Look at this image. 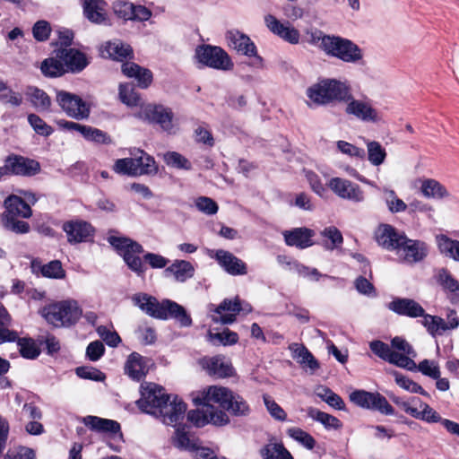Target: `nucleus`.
I'll list each match as a JSON object with an SVG mask.
<instances>
[{
	"label": "nucleus",
	"mask_w": 459,
	"mask_h": 459,
	"mask_svg": "<svg viewBox=\"0 0 459 459\" xmlns=\"http://www.w3.org/2000/svg\"><path fill=\"white\" fill-rule=\"evenodd\" d=\"M56 102L63 111L74 119L83 120L90 116V105L76 94L57 91Z\"/></svg>",
	"instance_id": "12"
},
{
	"label": "nucleus",
	"mask_w": 459,
	"mask_h": 459,
	"mask_svg": "<svg viewBox=\"0 0 459 459\" xmlns=\"http://www.w3.org/2000/svg\"><path fill=\"white\" fill-rule=\"evenodd\" d=\"M285 244L289 247H295L299 249H305L312 247L315 242V231L308 228H295L282 232Z\"/></svg>",
	"instance_id": "24"
},
{
	"label": "nucleus",
	"mask_w": 459,
	"mask_h": 459,
	"mask_svg": "<svg viewBox=\"0 0 459 459\" xmlns=\"http://www.w3.org/2000/svg\"><path fill=\"white\" fill-rule=\"evenodd\" d=\"M233 391L229 387L222 385H210L200 392L199 395L194 399L195 404L213 406L216 404L220 408L226 410L229 403L233 397Z\"/></svg>",
	"instance_id": "15"
},
{
	"label": "nucleus",
	"mask_w": 459,
	"mask_h": 459,
	"mask_svg": "<svg viewBox=\"0 0 459 459\" xmlns=\"http://www.w3.org/2000/svg\"><path fill=\"white\" fill-rule=\"evenodd\" d=\"M39 314L55 327H71L82 317V309L77 300L68 299L45 306Z\"/></svg>",
	"instance_id": "3"
},
{
	"label": "nucleus",
	"mask_w": 459,
	"mask_h": 459,
	"mask_svg": "<svg viewBox=\"0 0 459 459\" xmlns=\"http://www.w3.org/2000/svg\"><path fill=\"white\" fill-rule=\"evenodd\" d=\"M208 255L230 275H245L247 273V264L232 253L223 250H208Z\"/></svg>",
	"instance_id": "21"
},
{
	"label": "nucleus",
	"mask_w": 459,
	"mask_h": 459,
	"mask_svg": "<svg viewBox=\"0 0 459 459\" xmlns=\"http://www.w3.org/2000/svg\"><path fill=\"white\" fill-rule=\"evenodd\" d=\"M343 103H346L345 113L349 117L363 123L378 124L382 121L381 112L375 107L373 100L367 97L355 99L351 89Z\"/></svg>",
	"instance_id": "6"
},
{
	"label": "nucleus",
	"mask_w": 459,
	"mask_h": 459,
	"mask_svg": "<svg viewBox=\"0 0 459 459\" xmlns=\"http://www.w3.org/2000/svg\"><path fill=\"white\" fill-rule=\"evenodd\" d=\"M57 57L65 64L66 72H80L88 65L84 54L74 48L58 49Z\"/></svg>",
	"instance_id": "29"
},
{
	"label": "nucleus",
	"mask_w": 459,
	"mask_h": 459,
	"mask_svg": "<svg viewBox=\"0 0 459 459\" xmlns=\"http://www.w3.org/2000/svg\"><path fill=\"white\" fill-rule=\"evenodd\" d=\"M107 4L103 0H84V16L93 23L102 24L107 21Z\"/></svg>",
	"instance_id": "32"
},
{
	"label": "nucleus",
	"mask_w": 459,
	"mask_h": 459,
	"mask_svg": "<svg viewBox=\"0 0 459 459\" xmlns=\"http://www.w3.org/2000/svg\"><path fill=\"white\" fill-rule=\"evenodd\" d=\"M385 203L387 209L392 213L403 212L407 210L408 204L404 203L401 198L398 197L396 193L393 189L383 188Z\"/></svg>",
	"instance_id": "51"
},
{
	"label": "nucleus",
	"mask_w": 459,
	"mask_h": 459,
	"mask_svg": "<svg viewBox=\"0 0 459 459\" xmlns=\"http://www.w3.org/2000/svg\"><path fill=\"white\" fill-rule=\"evenodd\" d=\"M398 258L406 264H416L428 255V246L425 242L410 239L405 235L395 250Z\"/></svg>",
	"instance_id": "16"
},
{
	"label": "nucleus",
	"mask_w": 459,
	"mask_h": 459,
	"mask_svg": "<svg viewBox=\"0 0 459 459\" xmlns=\"http://www.w3.org/2000/svg\"><path fill=\"white\" fill-rule=\"evenodd\" d=\"M26 95L31 105L39 111L48 110L51 105V100L42 90L36 87H30Z\"/></svg>",
	"instance_id": "45"
},
{
	"label": "nucleus",
	"mask_w": 459,
	"mask_h": 459,
	"mask_svg": "<svg viewBox=\"0 0 459 459\" xmlns=\"http://www.w3.org/2000/svg\"><path fill=\"white\" fill-rule=\"evenodd\" d=\"M242 310L238 298L234 299H225L218 307L209 306L211 318L214 323L230 325L236 321L237 315Z\"/></svg>",
	"instance_id": "19"
},
{
	"label": "nucleus",
	"mask_w": 459,
	"mask_h": 459,
	"mask_svg": "<svg viewBox=\"0 0 459 459\" xmlns=\"http://www.w3.org/2000/svg\"><path fill=\"white\" fill-rule=\"evenodd\" d=\"M420 324L432 337L441 336L446 333L445 319L424 311Z\"/></svg>",
	"instance_id": "44"
},
{
	"label": "nucleus",
	"mask_w": 459,
	"mask_h": 459,
	"mask_svg": "<svg viewBox=\"0 0 459 459\" xmlns=\"http://www.w3.org/2000/svg\"><path fill=\"white\" fill-rule=\"evenodd\" d=\"M371 351L379 358L399 368L416 371V363L413 359L393 351L386 343L381 341H373L369 343Z\"/></svg>",
	"instance_id": "17"
},
{
	"label": "nucleus",
	"mask_w": 459,
	"mask_h": 459,
	"mask_svg": "<svg viewBox=\"0 0 459 459\" xmlns=\"http://www.w3.org/2000/svg\"><path fill=\"white\" fill-rule=\"evenodd\" d=\"M119 99L128 107L142 106L139 95L130 84L119 85Z\"/></svg>",
	"instance_id": "58"
},
{
	"label": "nucleus",
	"mask_w": 459,
	"mask_h": 459,
	"mask_svg": "<svg viewBox=\"0 0 459 459\" xmlns=\"http://www.w3.org/2000/svg\"><path fill=\"white\" fill-rule=\"evenodd\" d=\"M62 229L66 233L67 241L70 244L91 241L95 234L92 225L82 220L65 221Z\"/></svg>",
	"instance_id": "20"
},
{
	"label": "nucleus",
	"mask_w": 459,
	"mask_h": 459,
	"mask_svg": "<svg viewBox=\"0 0 459 459\" xmlns=\"http://www.w3.org/2000/svg\"><path fill=\"white\" fill-rule=\"evenodd\" d=\"M136 160L133 158H124L116 160L113 169L117 174L127 175L131 177L139 176L136 169Z\"/></svg>",
	"instance_id": "57"
},
{
	"label": "nucleus",
	"mask_w": 459,
	"mask_h": 459,
	"mask_svg": "<svg viewBox=\"0 0 459 459\" xmlns=\"http://www.w3.org/2000/svg\"><path fill=\"white\" fill-rule=\"evenodd\" d=\"M367 155L369 163L378 167L382 165L386 158L385 149L377 141H366Z\"/></svg>",
	"instance_id": "48"
},
{
	"label": "nucleus",
	"mask_w": 459,
	"mask_h": 459,
	"mask_svg": "<svg viewBox=\"0 0 459 459\" xmlns=\"http://www.w3.org/2000/svg\"><path fill=\"white\" fill-rule=\"evenodd\" d=\"M135 117L149 123L160 125V128L169 134H174L178 130L172 110L161 105H142Z\"/></svg>",
	"instance_id": "7"
},
{
	"label": "nucleus",
	"mask_w": 459,
	"mask_h": 459,
	"mask_svg": "<svg viewBox=\"0 0 459 459\" xmlns=\"http://www.w3.org/2000/svg\"><path fill=\"white\" fill-rule=\"evenodd\" d=\"M100 52L103 57H108L118 61L131 57L133 54L131 47L118 39L107 42L102 46Z\"/></svg>",
	"instance_id": "34"
},
{
	"label": "nucleus",
	"mask_w": 459,
	"mask_h": 459,
	"mask_svg": "<svg viewBox=\"0 0 459 459\" xmlns=\"http://www.w3.org/2000/svg\"><path fill=\"white\" fill-rule=\"evenodd\" d=\"M414 405H417L413 418L424 420L429 423L441 422L444 419L428 403L421 402L419 398H411Z\"/></svg>",
	"instance_id": "43"
},
{
	"label": "nucleus",
	"mask_w": 459,
	"mask_h": 459,
	"mask_svg": "<svg viewBox=\"0 0 459 459\" xmlns=\"http://www.w3.org/2000/svg\"><path fill=\"white\" fill-rule=\"evenodd\" d=\"M40 68L43 74L49 77L61 76L66 72L65 64H64L62 59L57 57V53L56 54V57L45 59Z\"/></svg>",
	"instance_id": "49"
},
{
	"label": "nucleus",
	"mask_w": 459,
	"mask_h": 459,
	"mask_svg": "<svg viewBox=\"0 0 459 459\" xmlns=\"http://www.w3.org/2000/svg\"><path fill=\"white\" fill-rule=\"evenodd\" d=\"M322 50L328 56L345 63L358 64L363 59L362 49L351 40L337 36H327L322 39Z\"/></svg>",
	"instance_id": "4"
},
{
	"label": "nucleus",
	"mask_w": 459,
	"mask_h": 459,
	"mask_svg": "<svg viewBox=\"0 0 459 459\" xmlns=\"http://www.w3.org/2000/svg\"><path fill=\"white\" fill-rule=\"evenodd\" d=\"M2 222L4 229L17 234H25L30 231L29 223L23 221H19L16 217L3 215Z\"/></svg>",
	"instance_id": "60"
},
{
	"label": "nucleus",
	"mask_w": 459,
	"mask_h": 459,
	"mask_svg": "<svg viewBox=\"0 0 459 459\" xmlns=\"http://www.w3.org/2000/svg\"><path fill=\"white\" fill-rule=\"evenodd\" d=\"M307 414L311 419L320 422L326 429H340L342 427V423L339 419L316 408H309Z\"/></svg>",
	"instance_id": "50"
},
{
	"label": "nucleus",
	"mask_w": 459,
	"mask_h": 459,
	"mask_svg": "<svg viewBox=\"0 0 459 459\" xmlns=\"http://www.w3.org/2000/svg\"><path fill=\"white\" fill-rule=\"evenodd\" d=\"M404 234L399 233L389 224H381L375 231V238L379 246L387 250H396Z\"/></svg>",
	"instance_id": "27"
},
{
	"label": "nucleus",
	"mask_w": 459,
	"mask_h": 459,
	"mask_svg": "<svg viewBox=\"0 0 459 459\" xmlns=\"http://www.w3.org/2000/svg\"><path fill=\"white\" fill-rule=\"evenodd\" d=\"M233 397L226 408L234 416H247L250 413V408L247 401L239 394L233 393Z\"/></svg>",
	"instance_id": "55"
},
{
	"label": "nucleus",
	"mask_w": 459,
	"mask_h": 459,
	"mask_svg": "<svg viewBox=\"0 0 459 459\" xmlns=\"http://www.w3.org/2000/svg\"><path fill=\"white\" fill-rule=\"evenodd\" d=\"M437 250L444 257L459 263V240L438 234L435 238Z\"/></svg>",
	"instance_id": "33"
},
{
	"label": "nucleus",
	"mask_w": 459,
	"mask_h": 459,
	"mask_svg": "<svg viewBox=\"0 0 459 459\" xmlns=\"http://www.w3.org/2000/svg\"><path fill=\"white\" fill-rule=\"evenodd\" d=\"M387 307L399 316L411 318L421 317L425 311L419 302L407 298H396L388 303Z\"/></svg>",
	"instance_id": "25"
},
{
	"label": "nucleus",
	"mask_w": 459,
	"mask_h": 459,
	"mask_svg": "<svg viewBox=\"0 0 459 459\" xmlns=\"http://www.w3.org/2000/svg\"><path fill=\"white\" fill-rule=\"evenodd\" d=\"M132 301L134 306L152 317L158 319L173 317L178 320L182 326H189L192 324V319L190 316L187 315L186 309L179 304L169 299L159 302L156 298L140 292L132 297Z\"/></svg>",
	"instance_id": "1"
},
{
	"label": "nucleus",
	"mask_w": 459,
	"mask_h": 459,
	"mask_svg": "<svg viewBox=\"0 0 459 459\" xmlns=\"http://www.w3.org/2000/svg\"><path fill=\"white\" fill-rule=\"evenodd\" d=\"M125 372L133 380H141L148 372V359L137 352L131 353L125 364Z\"/></svg>",
	"instance_id": "30"
},
{
	"label": "nucleus",
	"mask_w": 459,
	"mask_h": 459,
	"mask_svg": "<svg viewBox=\"0 0 459 459\" xmlns=\"http://www.w3.org/2000/svg\"><path fill=\"white\" fill-rule=\"evenodd\" d=\"M186 417L187 420L196 427H204L207 424L225 426L230 423V418L223 410L208 405L189 411Z\"/></svg>",
	"instance_id": "11"
},
{
	"label": "nucleus",
	"mask_w": 459,
	"mask_h": 459,
	"mask_svg": "<svg viewBox=\"0 0 459 459\" xmlns=\"http://www.w3.org/2000/svg\"><path fill=\"white\" fill-rule=\"evenodd\" d=\"M195 268L186 260H177L165 269V273L171 274L177 281L184 282L194 276Z\"/></svg>",
	"instance_id": "40"
},
{
	"label": "nucleus",
	"mask_w": 459,
	"mask_h": 459,
	"mask_svg": "<svg viewBox=\"0 0 459 459\" xmlns=\"http://www.w3.org/2000/svg\"><path fill=\"white\" fill-rule=\"evenodd\" d=\"M292 352V357L303 368H309L313 373L319 368V364L312 353L303 345L292 343L289 347Z\"/></svg>",
	"instance_id": "37"
},
{
	"label": "nucleus",
	"mask_w": 459,
	"mask_h": 459,
	"mask_svg": "<svg viewBox=\"0 0 459 459\" xmlns=\"http://www.w3.org/2000/svg\"><path fill=\"white\" fill-rule=\"evenodd\" d=\"M186 404L176 394H169L168 401L164 403L154 417L160 419L164 424L177 427L181 424L186 417Z\"/></svg>",
	"instance_id": "13"
},
{
	"label": "nucleus",
	"mask_w": 459,
	"mask_h": 459,
	"mask_svg": "<svg viewBox=\"0 0 459 459\" xmlns=\"http://www.w3.org/2000/svg\"><path fill=\"white\" fill-rule=\"evenodd\" d=\"M17 344L21 355L28 359H34L40 354V350L35 341L31 338H19L17 336Z\"/></svg>",
	"instance_id": "54"
},
{
	"label": "nucleus",
	"mask_w": 459,
	"mask_h": 459,
	"mask_svg": "<svg viewBox=\"0 0 459 459\" xmlns=\"http://www.w3.org/2000/svg\"><path fill=\"white\" fill-rule=\"evenodd\" d=\"M173 445L178 449L188 451L191 454L196 448L198 444L195 439L190 438L185 429L177 428L172 438Z\"/></svg>",
	"instance_id": "53"
},
{
	"label": "nucleus",
	"mask_w": 459,
	"mask_h": 459,
	"mask_svg": "<svg viewBox=\"0 0 459 459\" xmlns=\"http://www.w3.org/2000/svg\"><path fill=\"white\" fill-rule=\"evenodd\" d=\"M108 242L123 257L130 270L139 276L144 274L146 267L141 258V255H144L143 247L139 243L127 238L116 236H110Z\"/></svg>",
	"instance_id": "5"
},
{
	"label": "nucleus",
	"mask_w": 459,
	"mask_h": 459,
	"mask_svg": "<svg viewBox=\"0 0 459 459\" xmlns=\"http://www.w3.org/2000/svg\"><path fill=\"white\" fill-rule=\"evenodd\" d=\"M264 22L270 31L283 40L290 44H298L299 42L300 34L299 30L289 22L282 23L272 14L265 15Z\"/></svg>",
	"instance_id": "23"
},
{
	"label": "nucleus",
	"mask_w": 459,
	"mask_h": 459,
	"mask_svg": "<svg viewBox=\"0 0 459 459\" xmlns=\"http://www.w3.org/2000/svg\"><path fill=\"white\" fill-rule=\"evenodd\" d=\"M437 281L446 290L455 292L459 296V281L445 268L438 271Z\"/></svg>",
	"instance_id": "61"
},
{
	"label": "nucleus",
	"mask_w": 459,
	"mask_h": 459,
	"mask_svg": "<svg viewBox=\"0 0 459 459\" xmlns=\"http://www.w3.org/2000/svg\"><path fill=\"white\" fill-rule=\"evenodd\" d=\"M123 74L130 78H135L141 88H147L152 82V74L150 70L142 68L134 63L122 65Z\"/></svg>",
	"instance_id": "38"
},
{
	"label": "nucleus",
	"mask_w": 459,
	"mask_h": 459,
	"mask_svg": "<svg viewBox=\"0 0 459 459\" xmlns=\"http://www.w3.org/2000/svg\"><path fill=\"white\" fill-rule=\"evenodd\" d=\"M263 459H294L291 454L284 447L281 442L270 440L260 449Z\"/></svg>",
	"instance_id": "42"
},
{
	"label": "nucleus",
	"mask_w": 459,
	"mask_h": 459,
	"mask_svg": "<svg viewBox=\"0 0 459 459\" xmlns=\"http://www.w3.org/2000/svg\"><path fill=\"white\" fill-rule=\"evenodd\" d=\"M321 245L327 251H333L342 247L343 237L335 226H328L320 231Z\"/></svg>",
	"instance_id": "39"
},
{
	"label": "nucleus",
	"mask_w": 459,
	"mask_h": 459,
	"mask_svg": "<svg viewBox=\"0 0 459 459\" xmlns=\"http://www.w3.org/2000/svg\"><path fill=\"white\" fill-rule=\"evenodd\" d=\"M304 175L311 190L318 196L324 197L327 191L319 176L308 169H304Z\"/></svg>",
	"instance_id": "63"
},
{
	"label": "nucleus",
	"mask_w": 459,
	"mask_h": 459,
	"mask_svg": "<svg viewBox=\"0 0 459 459\" xmlns=\"http://www.w3.org/2000/svg\"><path fill=\"white\" fill-rule=\"evenodd\" d=\"M350 84L345 81L325 78L307 89L308 106H333L349 97Z\"/></svg>",
	"instance_id": "2"
},
{
	"label": "nucleus",
	"mask_w": 459,
	"mask_h": 459,
	"mask_svg": "<svg viewBox=\"0 0 459 459\" xmlns=\"http://www.w3.org/2000/svg\"><path fill=\"white\" fill-rule=\"evenodd\" d=\"M209 341L215 344L233 345L238 342V335L237 333L226 328L221 333H208Z\"/></svg>",
	"instance_id": "56"
},
{
	"label": "nucleus",
	"mask_w": 459,
	"mask_h": 459,
	"mask_svg": "<svg viewBox=\"0 0 459 459\" xmlns=\"http://www.w3.org/2000/svg\"><path fill=\"white\" fill-rule=\"evenodd\" d=\"M4 206L6 211L4 215L25 219L32 215L30 205L22 197L15 195H10L5 199Z\"/></svg>",
	"instance_id": "36"
},
{
	"label": "nucleus",
	"mask_w": 459,
	"mask_h": 459,
	"mask_svg": "<svg viewBox=\"0 0 459 459\" xmlns=\"http://www.w3.org/2000/svg\"><path fill=\"white\" fill-rule=\"evenodd\" d=\"M200 365L210 376L218 378L229 377L234 374L230 361L223 356L204 358L200 360Z\"/></svg>",
	"instance_id": "22"
},
{
	"label": "nucleus",
	"mask_w": 459,
	"mask_h": 459,
	"mask_svg": "<svg viewBox=\"0 0 459 459\" xmlns=\"http://www.w3.org/2000/svg\"><path fill=\"white\" fill-rule=\"evenodd\" d=\"M389 373L394 377V381L399 387L412 394H420L424 396H429V394L422 388V386L410 377L396 370H391Z\"/></svg>",
	"instance_id": "47"
},
{
	"label": "nucleus",
	"mask_w": 459,
	"mask_h": 459,
	"mask_svg": "<svg viewBox=\"0 0 459 459\" xmlns=\"http://www.w3.org/2000/svg\"><path fill=\"white\" fill-rule=\"evenodd\" d=\"M162 158L166 165L171 168L184 170H191L193 168L191 161L178 152H167Z\"/></svg>",
	"instance_id": "52"
},
{
	"label": "nucleus",
	"mask_w": 459,
	"mask_h": 459,
	"mask_svg": "<svg viewBox=\"0 0 459 459\" xmlns=\"http://www.w3.org/2000/svg\"><path fill=\"white\" fill-rule=\"evenodd\" d=\"M416 370L430 378H438L441 375L438 363L430 359H423L418 365L416 364Z\"/></svg>",
	"instance_id": "64"
},
{
	"label": "nucleus",
	"mask_w": 459,
	"mask_h": 459,
	"mask_svg": "<svg viewBox=\"0 0 459 459\" xmlns=\"http://www.w3.org/2000/svg\"><path fill=\"white\" fill-rule=\"evenodd\" d=\"M83 423L94 431L121 436L120 425L116 420L89 415L83 418Z\"/></svg>",
	"instance_id": "31"
},
{
	"label": "nucleus",
	"mask_w": 459,
	"mask_h": 459,
	"mask_svg": "<svg viewBox=\"0 0 459 459\" xmlns=\"http://www.w3.org/2000/svg\"><path fill=\"white\" fill-rule=\"evenodd\" d=\"M414 186H420L421 195L426 198L444 199L450 196L448 190L437 180L433 178H417Z\"/></svg>",
	"instance_id": "28"
},
{
	"label": "nucleus",
	"mask_w": 459,
	"mask_h": 459,
	"mask_svg": "<svg viewBox=\"0 0 459 459\" xmlns=\"http://www.w3.org/2000/svg\"><path fill=\"white\" fill-rule=\"evenodd\" d=\"M327 186L340 198L354 203H361L365 195L360 186L348 179L342 178H332Z\"/></svg>",
	"instance_id": "18"
},
{
	"label": "nucleus",
	"mask_w": 459,
	"mask_h": 459,
	"mask_svg": "<svg viewBox=\"0 0 459 459\" xmlns=\"http://www.w3.org/2000/svg\"><path fill=\"white\" fill-rule=\"evenodd\" d=\"M134 160H136V169L139 176L151 175L157 172V165L154 159L144 152L143 150L137 149L131 152Z\"/></svg>",
	"instance_id": "41"
},
{
	"label": "nucleus",
	"mask_w": 459,
	"mask_h": 459,
	"mask_svg": "<svg viewBox=\"0 0 459 459\" xmlns=\"http://www.w3.org/2000/svg\"><path fill=\"white\" fill-rule=\"evenodd\" d=\"M287 433L291 438L301 444L307 449L311 450L315 447V438L303 429L299 428H290L288 429Z\"/></svg>",
	"instance_id": "59"
},
{
	"label": "nucleus",
	"mask_w": 459,
	"mask_h": 459,
	"mask_svg": "<svg viewBox=\"0 0 459 459\" xmlns=\"http://www.w3.org/2000/svg\"><path fill=\"white\" fill-rule=\"evenodd\" d=\"M225 39L228 46L238 54L252 58V65L257 68L263 67L264 60L257 54V48L251 39L242 31L232 29L226 32Z\"/></svg>",
	"instance_id": "9"
},
{
	"label": "nucleus",
	"mask_w": 459,
	"mask_h": 459,
	"mask_svg": "<svg viewBox=\"0 0 459 459\" xmlns=\"http://www.w3.org/2000/svg\"><path fill=\"white\" fill-rule=\"evenodd\" d=\"M141 397L137 400L138 408L148 414L155 416L164 403L168 401L169 394L165 389L155 383L145 382L140 387Z\"/></svg>",
	"instance_id": "8"
},
{
	"label": "nucleus",
	"mask_w": 459,
	"mask_h": 459,
	"mask_svg": "<svg viewBox=\"0 0 459 459\" xmlns=\"http://www.w3.org/2000/svg\"><path fill=\"white\" fill-rule=\"evenodd\" d=\"M288 264L291 266L290 271L314 281H319V279L324 276L317 269L307 267L299 262H288Z\"/></svg>",
	"instance_id": "62"
},
{
	"label": "nucleus",
	"mask_w": 459,
	"mask_h": 459,
	"mask_svg": "<svg viewBox=\"0 0 459 459\" xmlns=\"http://www.w3.org/2000/svg\"><path fill=\"white\" fill-rule=\"evenodd\" d=\"M351 401L356 405L378 411L385 415H393L394 409L387 400L378 393H370L364 390H357L350 394Z\"/></svg>",
	"instance_id": "14"
},
{
	"label": "nucleus",
	"mask_w": 459,
	"mask_h": 459,
	"mask_svg": "<svg viewBox=\"0 0 459 459\" xmlns=\"http://www.w3.org/2000/svg\"><path fill=\"white\" fill-rule=\"evenodd\" d=\"M195 57L199 63L221 71L233 68V62L228 53L220 47L203 45L196 48Z\"/></svg>",
	"instance_id": "10"
},
{
	"label": "nucleus",
	"mask_w": 459,
	"mask_h": 459,
	"mask_svg": "<svg viewBox=\"0 0 459 459\" xmlns=\"http://www.w3.org/2000/svg\"><path fill=\"white\" fill-rule=\"evenodd\" d=\"M31 271L33 273H40L46 278L64 279L65 277V271L58 260H54L45 264H42L39 261L33 260L31 262Z\"/></svg>",
	"instance_id": "35"
},
{
	"label": "nucleus",
	"mask_w": 459,
	"mask_h": 459,
	"mask_svg": "<svg viewBox=\"0 0 459 459\" xmlns=\"http://www.w3.org/2000/svg\"><path fill=\"white\" fill-rule=\"evenodd\" d=\"M6 166L10 173L18 176H34L40 170L39 163L34 160L22 156H9L6 159Z\"/></svg>",
	"instance_id": "26"
},
{
	"label": "nucleus",
	"mask_w": 459,
	"mask_h": 459,
	"mask_svg": "<svg viewBox=\"0 0 459 459\" xmlns=\"http://www.w3.org/2000/svg\"><path fill=\"white\" fill-rule=\"evenodd\" d=\"M12 321L6 308L0 304V344L7 342H14L17 339V333L8 329Z\"/></svg>",
	"instance_id": "46"
}]
</instances>
